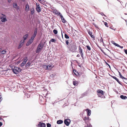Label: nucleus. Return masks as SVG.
<instances>
[{
  "label": "nucleus",
  "instance_id": "nucleus-1",
  "mask_svg": "<svg viewBox=\"0 0 127 127\" xmlns=\"http://www.w3.org/2000/svg\"><path fill=\"white\" fill-rule=\"evenodd\" d=\"M44 44L43 43L40 42L37 48L36 52L38 53L41 52V50L42 49L43 47Z\"/></svg>",
  "mask_w": 127,
  "mask_h": 127
},
{
  "label": "nucleus",
  "instance_id": "nucleus-2",
  "mask_svg": "<svg viewBox=\"0 0 127 127\" xmlns=\"http://www.w3.org/2000/svg\"><path fill=\"white\" fill-rule=\"evenodd\" d=\"M21 70V69L18 67H15L13 69V72L15 74L19 73Z\"/></svg>",
  "mask_w": 127,
  "mask_h": 127
},
{
  "label": "nucleus",
  "instance_id": "nucleus-3",
  "mask_svg": "<svg viewBox=\"0 0 127 127\" xmlns=\"http://www.w3.org/2000/svg\"><path fill=\"white\" fill-rule=\"evenodd\" d=\"M1 15H3V16L1 17L0 18L1 21L2 22L6 21L7 20L6 19V16L5 15L2 14H1Z\"/></svg>",
  "mask_w": 127,
  "mask_h": 127
},
{
  "label": "nucleus",
  "instance_id": "nucleus-4",
  "mask_svg": "<svg viewBox=\"0 0 127 127\" xmlns=\"http://www.w3.org/2000/svg\"><path fill=\"white\" fill-rule=\"evenodd\" d=\"M65 124L67 126L69 125L70 122V120L69 119H65L64 121Z\"/></svg>",
  "mask_w": 127,
  "mask_h": 127
},
{
  "label": "nucleus",
  "instance_id": "nucleus-5",
  "mask_svg": "<svg viewBox=\"0 0 127 127\" xmlns=\"http://www.w3.org/2000/svg\"><path fill=\"white\" fill-rule=\"evenodd\" d=\"M36 9L37 12L39 13L40 11L41 10V7H40L39 5V4H37V3H36Z\"/></svg>",
  "mask_w": 127,
  "mask_h": 127
},
{
  "label": "nucleus",
  "instance_id": "nucleus-6",
  "mask_svg": "<svg viewBox=\"0 0 127 127\" xmlns=\"http://www.w3.org/2000/svg\"><path fill=\"white\" fill-rule=\"evenodd\" d=\"M97 92L98 93L97 95L99 97H101V95H100V94H101V95H103V91L100 90H98L97 91Z\"/></svg>",
  "mask_w": 127,
  "mask_h": 127
},
{
  "label": "nucleus",
  "instance_id": "nucleus-7",
  "mask_svg": "<svg viewBox=\"0 0 127 127\" xmlns=\"http://www.w3.org/2000/svg\"><path fill=\"white\" fill-rule=\"evenodd\" d=\"M38 127H45L46 125L45 124L42 123L41 122H39V124L38 125Z\"/></svg>",
  "mask_w": 127,
  "mask_h": 127
},
{
  "label": "nucleus",
  "instance_id": "nucleus-8",
  "mask_svg": "<svg viewBox=\"0 0 127 127\" xmlns=\"http://www.w3.org/2000/svg\"><path fill=\"white\" fill-rule=\"evenodd\" d=\"M77 48V47L75 45H74L71 47V49H72V51L73 52L76 51Z\"/></svg>",
  "mask_w": 127,
  "mask_h": 127
},
{
  "label": "nucleus",
  "instance_id": "nucleus-9",
  "mask_svg": "<svg viewBox=\"0 0 127 127\" xmlns=\"http://www.w3.org/2000/svg\"><path fill=\"white\" fill-rule=\"evenodd\" d=\"M33 40L31 39H30L27 42L26 44L27 45V46H29L33 42Z\"/></svg>",
  "mask_w": 127,
  "mask_h": 127
},
{
  "label": "nucleus",
  "instance_id": "nucleus-10",
  "mask_svg": "<svg viewBox=\"0 0 127 127\" xmlns=\"http://www.w3.org/2000/svg\"><path fill=\"white\" fill-rule=\"evenodd\" d=\"M83 120L85 122L90 120L89 117H85L84 118H83Z\"/></svg>",
  "mask_w": 127,
  "mask_h": 127
},
{
  "label": "nucleus",
  "instance_id": "nucleus-11",
  "mask_svg": "<svg viewBox=\"0 0 127 127\" xmlns=\"http://www.w3.org/2000/svg\"><path fill=\"white\" fill-rule=\"evenodd\" d=\"M53 66H52L50 65H48V66H46V69L48 70L51 69L53 67Z\"/></svg>",
  "mask_w": 127,
  "mask_h": 127
},
{
  "label": "nucleus",
  "instance_id": "nucleus-12",
  "mask_svg": "<svg viewBox=\"0 0 127 127\" xmlns=\"http://www.w3.org/2000/svg\"><path fill=\"white\" fill-rule=\"evenodd\" d=\"M111 77L115 79L120 84H121V82L119 81V80L116 77L113 76H111Z\"/></svg>",
  "mask_w": 127,
  "mask_h": 127
},
{
  "label": "nucleus",
  "instance_id": "nucleus-13",
  "mask_svg": "<svg viewBox=\"0 0 127 127\" xmlns=\"http://www.w3.org/2000/svg\"><path fill=\"white\" fill-rule=\"evenodd\" d=\"M29 6L28 4L26 5L25 6V11L27 12L29 11Z\"/></svg>",
  "mask_w": 127,
  "mask_h": 127
},
{
  "label": "nucleus",
  "instance_id": "nucleus-14",
  "mask_svg": "<svg viewBox=\"0 0 127 127\" xmlns=\"http://www.w3.org/2000/svg\"><path fill=\"white\" fill-rule=\"evenodd\" d=\"M87 112V115L88 116H90L91 114V110H89L88 109H86Z\"/></svg>",
  "mask_w": 127,
  "mask_h": 127
},
{
  "label": "nucleus",
  "instance_id": "nucleus-15",
  "mask_svg": "<svg viewBox=\"0 0 127 127\" xmlns=\"http://www.w3.org/2000/svg\"><path fill=\"white\" fill-rule=\"evenodd\" d=\"M13 7L17 9V10H18V9H19V8H18L17 4L15 3L13 4Z\"/></svg>",
  "mask_w": 127,
  "mask_h": 127
},
{
  "label": "nucleus",
  "instance_id": "nucleus-16",
  "mask_svg": "<svg viewBox=\"0 0 127 127\" xmlns=\"http://www.w3.org/2000/svg\"><path fill=\"white\" fill-rule=\"evenodd\" d=\"M73 84L74 86H76L78 84V82L76 81H74V80H75L74 79H73Z\"/></svg>",
  "mask_w": 127,
  "mask_h": 127
},
{
  "label": "nucleus",
  "instance_id": "nucleus-17",
  "mask_svg": "<svg viewBox=\"0 0 127 127\" xmlns=\"http://www.w3.org/2000/svg\"><path fill=\"white\" fill-rule=\"evenodd\" d=\"M24 42V41H23L22 42V41L21 42H20V43L19 44V45L18 47V49H19L21 47H22V45H23V44H22V43H23Z\"/></svg>",
  "mask_w": 127,
  "mask_h": 127
},
{
  "label": "nucleus",
  "instance_id": "nucleus-18",
  "mask_svg": "<svg viewBox=\"0 0 127 127\" xmlns=\"http://www.w3.org/2000/svg\"><path fill=\"white\" fill-rule=\"evenodd\" d=\"M61 19L62 20V21L63 23H65L66 22V21L64 19V18L62 15H61V17H60Z\"/></svg>",
  "mask_w": 127,
  "mask_h": 127
},
{
  "label": "nucleus",
  "instance_id": "nucleus-19",
  "mask_svg": "<svg viewBox=\"0 0 127 127\" xmlns=\"http://www.w3.org/2000/svg\"><path fill=\"white\" fill-rule=\"evenodd\" d=\"M120 97L121 99H126L127 98V97L126 96H124L123 95H121L120 96Z\"/></svg>",
  "mask_w": 127,
  "mask_h": 127
},
{
  "label": "nucleus",
  "instance_id": "nucleus-20",
  "mask_svg": "<svg viewBox=\"0 0 127 127\" xmlns=\"http://www.w3.org/2000/svg\"><path fill=\"white\" fill-rule=\"evenodd\" d=\"M28 36V35L27 34H26L25 35H24L23 37V38L24 39V40H26Z\"/></svg>",
  "mask_w": 127,
  "mask_h": 127
},
{
  "label": "nucleus",
  "instance_id": "nucleus-21",
  "mask_svg": "<svg viewBox=\"0 0 127 127\" xmlns=\"http://www.w3.org/2000/svg\"><path fill=\"white\" fill-rule=\"evenodd\" d=\"M63 122V121L61 120H59L57 121V123L58 124H62Z\"/></svg>",
  "mask_w": 127,
  "mask_h": 127
},
{
  "label": "nucleus",
  "instance_id": "nucleus-22",
  "mask_svg": "<svg viewBox=\"0 0 127 127\" xmlns=\"http://www.w3.org/2000/svg\"><path fill=\"white\" fill-rule=\"evenodd\" d=\"M34 11V8H32L31 10V14L32 15L33 14Z\"/></svg>",
  "mask_w": 127,
  "mask_h": 127
},
{
  "label": "nucleus",
  "instance_id": "nucleus-23",
  "mask_svg": "<svg viewBox=\"0 0 127 127\" xmlns=\"http://www.w3.org/2000/svg\"><path fill=\"white\" fill-rule=\"evenodd\" d=\"M37 28H35V29L34 32V33L33 34H35L36 35L37 33Z\"/></svg>",
  "mask_w": 127,
  "mask_h": 127
},
{
  "label": "nucleus",
  "instance_id": "nucleus-24",
  "mask_svg": "<svg viewBox=\"0 0 127 127\" xmlns=\"http://www.w3.org/2000/svg\"><path fill=\"white\" fill-rule=\"evenodd\" d=\"M1 53L2 54H5L6 53V51L5 50H3L1 51Z\"/></svg>",
  "mask_w": 127,
  "mask_h": 127
},
{
  "label": "nucleus",
  "instance_id": "nucleus-25",
  "mask_svg": "<svg viewBox=\"0 0 127 127\" xmlns=\"http://www.w3.org/2000/svg\"><path fill=\"white\" fill-rule=\"evenodd\" d=\"M73 72L74 74L76 75H77L78 74H79V73L76 72V70H73Z\"/></svg>",
  "mask_w": 127,
  "mask_h": 127
},
{
  "label": "nucleus",
  "instance_id": "nucleus-26",
  "mask_svg": "<svg viewBox=\"0 0 127 127\" xmlns=\"http://www.w3.org/2000/svg\"><path fill=\"white\" fill-rule=\"evenodd\" d=\"M79 52L80 53V54L82 53V49L80 47H79Z\"/></svg>",
  "mask_w": 127,
  "mask_h": 127
},
{
  "label": "nucleus",
  "instance_id": "nucleus-27",
  "mask_svg": "<svg viewBox=\"0 0 127 127\" xmlns=\"http://www.w3.org/2000/svg\"><path fill=\"white\" fill-rule=\"evenodd\" d=\"M26 64V63L25 62L23 61V62L21 64V67H22L24 66V65Z\"/></svg>",
  "mask_w": 127,
  "mask_h": 127
},
{
  "label": "nucleus",
  "instance_id": "nucleus-28",
  "mask_svg": "<svg viewBox=\"0 0 127 127\" xmlns=\"http://www.w3.org/2000/svg\"><path fill=\"white\" fill-rule=\"evenodd\" d=\"M36 36V35L33 34L32 36L31 39H32L33 40L34 38Z\"/></svg>",
  "mask_w": 127,
  "mask_h": 127
},
{
  "label": "nucleus",
  "instance_id": "nucleus-29",
  "mask_svg": "<svg viewBox=\"0 0 127 127\" xmlns=\"http://www.w3.org/2000/svg\"><path fill=\"white\" fill-rule=\"evenodd\" d=\"M53 32L54 33V34H57L58 33L57 31L56 30H53Z\"/></svg>",
  "mask_w": 127,
  "mask_h": 127
},
{
  "label": "nucleus",
  "instance_id": "nucleus-30",
  "mask_svg": "<svg viewBox=\"0 0 127 127\" xmlns=\"http://www.w3.org/2000/svg\"><path fill=\"white\" fill-rule=\"evenodd\" d=\"M64 36L65 38L66 39H68L69 38L68 36L66 34H65Z\"/></svg>",
  "mask_w": 127,
  "mask_h": 127
},
{
  "label": "nucleus",
  "instance_id": "nucleus-31",
  "mask_svg": "<svg viewBox=\"0 0 127 127\" xmlns=\"http://www.w3.org/2000/svg\"><path fill=\"white\" fill-rule=\"evenodd\" d=\"M113 42H114V45L119 47V46H120V45H119L118 44L115 43L114 41H113Z\"/></svg>",
  "mask_w": 127,
  "mask_h": 127
},
{
  "label": "nucleus",
  "instance_id": "nucleus-32",
  "mask_svg": "<svg viewBox=\"0 0 127 127\" xmlns=\"http://www.w3.org/2000/svg\"><path fill=\"white\" fill-rule=\"evenodd\" d=\"M28 60V59H27V58L26 57L24 58V60L23 61L25 62V63H26V62Z\"/></svg>",
  "mask_w": 127,
  "mask_h": 127
},
{
  "label": "nucleus",
  "instance_id": "nucleus-33",
  "mask_svg": "<svg viewBox=\"0 0 127 127\" xmlns=\"http://www.w3.org/2000/svg\"><path fill=\"white\" fill-rule=\"evenodd\" d=\"M120 77L122 79H126V78L124 77L122 75H120Z\"/></svg>",
  "mask_w": 127,
  "mask_h": 127
},
{
  "label": "nucleus",
  "instance_id": "nucleus-34",
  "mask_svg": "<svg viewBox=\"0 0 127 127\" xmlns=\"http://www.w3.org/2000/svg\"><path fill=\"white\" fill-rule=\"evenodd\" d=\"M86 47L87 48V49L89 51H90L91 50V48L89 46V45H87L86 46Z\"/></svg>",
  "mask_w": 127,
  "mask_h": 127
},
{
  "label": "nucleus",
  "instance_id": "nucleus-35",
  "mask_svg": "<svg viewBox=\"0 0 127 127\" xmlns=\"http://www.w3.org/2000/svg\"><path fill=\"white\" fill-rule=\"evenodd\" d=\"M56 14L57 15H60V17H61V15H62L61 13L59 12H57V13H56Z\"/></svg>",
  "mask_w": 127,
  "mask_h": 127
},
{
  "label": "nucleus",
  "instance_id": "nucleus-36",
  "mask_svg": "<svg viewBox=\"0 0 127 127\" xmlns=\"http://www.w3.org/2000/svg\"><path fill=\"white\" fill-rule=\"evenodd\" d=\"M31 64L30 62H28L26 64V67L29 66Z\"/></svg>",
  "mask_w": 127,
  "mask_h": 127
},
{
  "label": "nucleus",
  "instance_id": "nucleus-37",
  "mask_svg": "<svg viewBox=\"0 0 127 127\" xmlns=\"http://www.w3.org/2000/svg\"><path fill=\"white\" fill-rule=\"evenodd\" d=\"M47 127H50L51 125L49 123H47Z\"/></svg>",
  "mask_w": 127,
  "mask_h": 127
},
{
  "label": "nucleus",
  "instance_id": "nucleus-38",
  "mask_svg": "<svg viewBox=\"0 0 127 127\" xmlns=\"http://www.w3.org/2000/svg\"><path fill=\"white\" fill-rule=\"evenodd\" d=\"M50 41L52 42H55V40L54 39H51Z\"/></svg>",
  "mask_w": 127,
  "mask_h": 127
},
{
  "label": "nucleus",
  "instance_id": "nucleus-39",
  "mask_svg": "<svg viewBox=\"0 0 127 127\" xmlns=\"http://www.w3.org/2000/svg\"><path fill=\"white\" fill-rule=\"evenodd\" d=\"M66 43L67 45H68L69 44V42L68 40H66Z\"/></svg>",
  "mask_w": 127,
  "mask_h": 127
},
{
  "label": "nucleus",
  "instance_id": "nucleus-40",
  "mask_svg": "<svg viewBox=\"0 0 127 127\" xmlns=\"http://www.w3.org/2000/svg\"><path fill=\"white\" fill-rule=\"evenodd\" d=\"M104 25H105L107 27H108V24L106 22H105L104 23Z\"/></svg>",
  "mask_w": 127,
  "mask_h": 127
},
{
  "label": "nucleus",
  "instance_id": "nucleus-41",
  "mask_svg": "<svg viewBox=\"0 0 127 127\" xmlns=\"http://www.w3.org/2000/svg\"><path fill=\"white\" fill-rule=\"evenodd\" d=\"M87 127H92V125H91L87 124Z\"/></svg>",
  "mask_w": 127,
  "mask_h": 127
},
{
  "label": "nucleus",
  "instance_id": "nucleus-42",
  "mask_svg": "<svg viewBox=\"0 0 127 127\" xmlns=\"http://www.w3.org/2000/svg\"><path fill=\"white\" fill-rule=\"evenodd\" d=\"M88 33L90 35V36L92 34V32L90 31H89L88 32Z\"/></svg>",
  "mask_w": 127,
  "mask_h": 127
},
{
  "label": "nucleus",
  "instance_id": "nucleus-43",
  "mask_svg": "<svg viewBox=\"0 0 127 127\" xmlns=\"http://www.w3.org/2000/svg\"><path fill=\"white\" fill-rule=\"evenodd\" d=\"M100 14L101 15H102L103 16V15H104V16H106L105 15H104L103 13L102 12H101Z\"/></svg>",
  "mask_w": 127,
  "mask_h": 127
},
{
  "label": "nucleus",
  "instance_id": "nucleus-44",
  "mask_svg": "<svg viewBox=\"0 0 127 127\" xmlns=\"http://www.w3.org/2000/svg\"><path fill=\"white\" fill-rule=\"evenodd\" d=\"M125 53L127 55V50H125Z\"/></svg>",
  "mask_w": 127,
  "mask_h": 127
},
{
  "label": "nucleus",
  "instance_id": "nucleus-45",
  "mask_svg": "<svg viewBox=\"0 0 127 127\" xmlns=\"http://www.w3.org/2000/svg\"><path fill=\"white\" fill-rule=\"evenodd\" d=\"M2 125V123L1 122H0V127H1V126Z\"/></svg>",
  "mask_w": 127,
  "mask_h": 127
},
{
  "label": "nucleus",
  "instance_id": "nucleus-46",
  "mask_svg": "<svg viewBox=\"0 0 127 127\" xmlns=\"http://www.w3.org/2000/svg\"><path fill=\"white\" fill-rule=\"evenodd\" d=\"M90 36L93 38H94V35H93L92 34V35H91Z\"/></svg>",
  "mask_w": 127,
  "mask_h": 127
},
{
  "label": "nucleus",
  "instance_id": "nucleus-47",
  "mask_svg": "<svg viewBox=\"0 0 127 127\" xmlns=\"http://www.w3.org/2000/svg\"><path fill=\"white\" fill-rule=\"evenodd\" d=\"M80 54H81V56L82 57H83V53H81Z\"/></svg>",
  "mask_w": 127,
  "mask_h": 127
},
{
  "label": "nucleus",
  "instance_id": "nucleus-48",
  "mask_svg": "<svg viewBox=\"0 0 127 127\" xmlns=\"http://www.w3.org/2000/svg\"><path fill=\"white\" fill-rule=\"evenodd\" d=\"M119 47L120 48H122V49L123 48V46H119Z\"/></svg>",
  "mask_w": 127,
  "mask_h": 127
},
{
  "label": "nucleus",
  "instance_id": "nucleus-49",
  "mask_svg": "<svg viewBox=\"0 0 127 127\" xmlns=\"http://www.w3.org/2000/svg\"><path fill=\"white\" fill-rule=\"evenodd\" d=\"M80 56V55L79 54H78L77 56V57H79Z\"/></svg>",
  "mask_w": 127,
  "mask_h": 127
},
{
  "label": "nucleus",
  "instance_id": "nucleus-50",
  "mask_svg": "<svg viewBox=\"0 0 127 127\" xmlns=\"http://www.w3.org/2000/svg\"><path fill=\"white\" fill-rule=\"evenodd\" d=\"M119 76L120 75H121L120 72H119Z\"/></svg>",
  "mask_w": 127,
  "mask_h": 127
},
{
  "label": "nucleus",
  "instance_id": "nucleus-51",
  "mask_svg": "<svg viewBox=\"0 0 127 127\" xmlns=\"http://www.w3.org/2000/svg\"><path fill=\"white\" fill-rule=\"evenodd\" d=\"M107 65L109 66V67L110 68V66L107 63Z\"/></svg>",
  "mask_w": 127,
  "mask_h": 127
},
{
  "label": "nucleus",
  "instance_id": "nucleus-52",
  "mask_svg": "<svg viewBox=\"0 0 127 127\" xmlns=\"http://www.w3.org/2000/svg\"><path fill=\"white\" fill-rule=\"evenodd\" d=\"M2 97V96H1V95H0V99H1V98Z\"/></svg>",
  "mask_w": 127,
  "mask_h": 127
},
{
  "label": "nucleus",
  "instance_id": "nucleus-53",
  "mask_svg": "<svg viewBox=\"0 0 127 127\" xmlns=\"http://www.w3.org/2000/svg\"><path fill=\"white\" fill-rule=\"evenodd\" d=\"M62 37L63 38V34H62Z\"/></svg>",
  "mask_w": 127,
  "mask_h": 127
},
{
  "label": "nucleus",
  "instance_id": "nucleus-54",
  "mask_svg": "<svg viewBox=\"0 0 127 127\" xmlns=\"http://www.w3.org/2000/svg\"><path fill=\"white\" fill-rule=\"evenodd\" d=\"M2 119H3L1 118H0V120H1Z\"/></svg>",
  "mask_w": 127,
  "mask_h": 127
},
{
  "label": "nucleus",
  "instance_id": "nucleus-55",
  "mask_svg": "<svg viewBox=\"0 0 127 127\" xmlns=\"http://www.w3.org/2000/svg\"><path fill=\"white\" fill-rule=\"evenodd\" d=\"M113 41H112V43L114 44V42H113Z\"/></svg>",
  "mask_w": 127,
  "mask_h": 127
},
{
  "label": "nucleus",
  "instance_id": "nucleus-56",
  "mask_svg": "<svg viewBox=\"0 0 127 127\" xmlns=\"http://www.w3.org/2000/svg\"><path fill=\"white\" fill-rule=\"evenodd\" d=\"M22 0L24 2L25 1V0Z\"/></svg>",
  "mask_w": 127,
  "mask_h": 127
},
{
  "label": "nucleus",
  "instance_id": "nucleus-57",
  "mask_svg": "<svg viewBox=\"0 0 127 127\" xmlns=\"http://www.w3.org/2000/svg\"><path fill=\"white\" fill-rule=\"evenodd\" d=\"M101 95V96H102V95H101V94H100V95Z\"/></svg>",
  "mask_w": 127,
  "mask_h": 127
},
{
  "label": "nucleus",
  "instance_id": "nucleus-58",
  "mask_svg": "<svg viewBox=\"0 0 127 127\" xmlns=\"http://www.w3.org/2000/svg\"><path fill=\"white\" fill-rule=\"evenodd\" d=\"M1 101V100H0V102Z\"/></svg>",
  "mask_w": 127,
  "mask_h": 127
},
{
  "label": "nucleus",
  "instance_id": "nucleus-59",
  "mask_svg": "<svg viewBox=\"0 0 127 127\" xmlns=\"http://www.w3.org/2000/svg\"><path fill=\"white\" fill-rule=\"evenodd\" d=\"M125 15H127V14L126 13H125Z\"/></svg>",
  "mask_w": 127,
  "mask_h": 127
},
{
  "label": "nucleus",
  "instance_id": "nucleus-60",
  "mask_svg": "<svg viewBox=\"0 0 127 127\" xmlns=\"http://www.w3.org/2000/svg\"><path fill=\"white\" fill-rule=\"evenodd\" d=\"M82 74H83V73H81V75H82Z\"/></svg>",
  "mask_w": 127,
  "mask_h": 127
},
{
  "label": "nucleus",
  "instance_id": "nucleus-61",
  "mask_svg": "<svg viewBox=\"0 0 127 127\" xmlns=\"http://www.w3.org/2000/svg\"><path fill=\"white\" fill-rule=\"evenodd\" d=\"M1 99H0V100H1Z\"/></svg>",
  "mask_w": 127,
  "mask_h": 127
}]
</instances>
